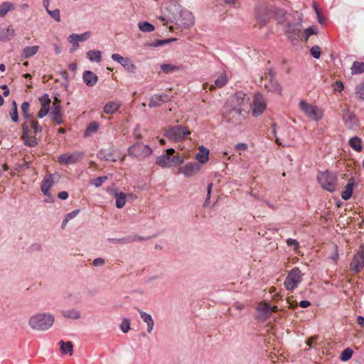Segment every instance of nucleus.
Here are the masks:
<instances>
[{
	"instance_id": "nucleus-1",
	"label": "nucleus",
	"mask_w": 364,
	"mask_h": 364,
	"mask_svg": "<svg viewBox=\"0 0 364 364\" xmlns=\"http://www.w3.org/2000/svg\"><path fill=\"white\" fill-rule=\"evenodd\" d=\"M23 135L22 139L26 145L28 146H35L37 145V138L35 134L42 132V127L38 121L33 119H28L22 125Z\"/></svg>"
},
{
	"instance_id": "nucleus-2",
	"label": "nucleus",
	"mask_w": 364,
	"mask_h": 364,
	"mask_svg": "<svg viewBox=\"0 0 364 364\" xmlns=\"http://www.w3.org/2000/svg\"><path fill=\"white\" fill-rule=\"evenodd\" d=\"M54 316L50 313H40L32 316L28 320V325L33 330L45 331L53 325Z\"/></svg>"
},
{
	"instance_id": "nucleus-3",
	"label": "nucleus",
	"mask_w": 364,
	"mask_h": 364,
	"mask_svg": "<svg viewBox=\"0 0 364 364\" xmlns=\"http://www.w3.org/2000/svg\"><path fill=\"white\" fill-rule=\"evenodd\" d=\"M184 160L183 155L179 153L176 154L173 149H168L165 154L157 157L156 164L162 168H171L182 164Z\"/></svg>"
},
{
	"instance_id": "nucleus-4",
	"label": "nucleus",
	"mask_w": 364,
	"mask_h": 364,
	"mask_svg": "<svg viewBox=\"0 0 364 364\" xmlns=\"http://www.w3.org/2000/svg\"><path fill=\"white\" fill-rule=\"evenodd\" d=\"M259 85L264 87L268 92L278 95L282 94V86L275 79V73L272 69H267L259 78Z\"/></svg>"
},
{
	"instance_id": "nucleus-5",
	"label": "nucleus",
	"mask_w": 364,
	"mask_h": 364,
	"mask_svg": "<svg viewBox=\"0 0 364 364\" xmlns=\"http://www.w3.org/2000/svg\"><path fill=\"white\" fill-rule=\"evenodd\" d=\"M299 109L310 120L318 122L323 119L324 111L322 108L311 103H309L306 100H301L299 103Z\"/></svg>"
},
{
	"instance_id": "nucleus-6",
	"label": "nucleus",
	"mask_w": 364,
	"mask_h": 364,
	"mask_svg": "<svg viewBox=\"0 0 364 364\" xmlns=\"http://www.w3.org/2000/svg\"><path fill=\"white\" fill-rule=\"evenodd\" d=\"M273 11L274 9L272 6L263 3L257 4L255 10V16L257 21L255 26H257L259 28L265 26Z\"/></svg>"
},
{
	"instance_id": "nucleus-7",
	"label": "nucleus",
	"mask_w": 364,
	"mask_h": 364,
	"mask_svg": "<svg viewBox=\"0 0 364 364\" xmlns=\"http://www.w3.org/2000/svg\"><path fill=\"white\" fill-rule=\"evenodd\" d=\"M247 113L248 111L242 110L240 108L235 107L233 105L226 102L223 107V114L227 121L237 124L245 119Z\"/></svg>"
},
{
	"instance_id": "nucleus-8",
	"label": "nucleus",
	"mask_w": 364,
	"mask_h": 364,
	"mask_svg": "<svg viewBox=\"0 0 364 364\" xmlns=\"http://www.w3.org/2000/svg\"><path fill=\"white\" fill-rule=\"evenodd\" d=\"M191 134V132L186 127L180 125L169 127L165 133V136L170 140L181 141Z\"/></svg>"
},
{
	"instance_id": "nucleus-9",
	"label": "nucleus",
	"mask_w": 364,
	"mask_h": 364,
	"mask_svg": "<svg viewBox=\"0 0 364 364\" xmlns=\"http://www.w3.org/2000/svg\"><path fill=\"white\" fill-rule=\"evenodd\" d=\"M301 272L298 267H294L288 274L284 286L287 290L293 291L301 282Z\"/></svg>"
},
{
	"instance_id": "nucleus-10",
	"label": "nucleus",
	"mask_w": 364,
	"mask_h": 364,
	"mask_svg": "<svg viewBox=\"0 0 364 364\" xmlns=\"http://www.w3.org/2000/svg\"><path fill=\"white\" fill-rule=\"evenodd\" d=\"M250 100V97L245 93L237 92L227 102L235 107H239L242 110L247 111V109L249 107Z\"/></svg>"
},
{
	"instance_id": "nucleus-11",
	"label": "nucleus",
	"mask_w": 364,
	"mask_h": 364,
	"mask_svg": "<svg viewBox=\"0 0 364 364\" xmlns=\"http://www.w3.org/2000/svg\"><path fill=\"white\" fill-rule=\"evenodd\" d=\"M318 181L323 188L333 192L336 189V176L328 171L321 173L318 176Z\"/></svg>"
},
{
	"instance_id": "nucleus-12",
	"label": "nucleus",
	"mask_w": 364,
	"mask_h": 364,
	"mask_svg": "<svg viewBox=\"0 0 364 364\" xmlns=\"http://www.w3.org/2000/svg\"><path fill=\"white\" fill-rule=\"evenodd\" d=\"M267 102L264 96L260 93H256L252 102V115L255 117L261 115L265 110Z\"/></svg>"
},
{
	"instance_id": "nucleus-13",
	"label": "nucleus",
	"mask_w": 364,
	"mask_h": 364,
	"mask_svg": "<svg viewBox=\"0 0 364 364\" xmlns=\"http://www.w3.org/2000/svg\"><path fill=\"white\" fill-rule=\"evenodd\" d=\"M151 152V149L149 146L143 144H136L129 149L130 155L141 159L149 156Z\"/></svg>"
},
{
	"instance_id": "nucleus-14",
	"label": "nucleus",
	"mask_w": 364,
	"mask_h": 364,
	"mask_svg": "<svg viewBox=\"0 0 364 364\" xmlns=\"http://www.w3.org/2000/svg\"><path fill=\"white\" fill-rule=\"evenodd\" d=\"M364 267V244L360 246L357 254L354 256L351 263L350 269L355 272H360Z\"/></svg>"
},
{
	"instance_id": "nucleus-15",
	"label": "nucleus",
	"mask_w": 364,
	"mask_h": 364,
	"mask_svg": "<svg viewBox=\"0 0 364 364\" xmlns=\"http://www.w3.org/2000/svg\"><path fill=\"white\" fill-rule=\"evenodd\" d=\"M82 157L80 152L65 153L58 156V161L60 164H73L77 162Z\"/></svg>"
},
{
	"instance_id": "nucleus-16",
	"label": "nucleus",
	"mask_w": 364,
	"mask_h": 364,
	"mask_svg": "<svg viewBox=\"0 0 364 364\" xmlns=\"http://www.w3.org/2000/svg\"><path fill=\"white\" fill-rule=\"evenodd\" d=\"M112 59L120 63L128 72L135 73L136 67L130 59L122 57L117 53L112 54Z\"/></svg>"
},
{
	"instance_id": "nucleus-17",
	"label": "nucleus",
	"mask_w": 364,
	"mask_h": 364,
	"mask_svg": "<svg viewBox=\"0 0 364 364\" xmlns=\"http://www.w3.org/2000/svg\"><path fill=\"white\" fill-rule=\"evenodd\" d=\"M200 169V166L196 163H188L186 165L181 166L178 171L183 174L186 177H191L196 174Z\"/></svg>"
},
{
	"instance_id": "nucleus-18",
	"label": "nucleus",
	"mask_w": 364,
	"mask_h": 364,
	"mask_svg": "<svg viewBox=\"0 0 364 364\" xmlns=\"http://www.w3.org/2000/svg\"><path fill=\"white\" fill-rule=\"evenodd\" d=\"M39 102L41 103V109L38 112V117L41 119L48 113L51 100L48 95L45 94L39 98Z\"/></svg>"
},
{
	"instance_id": "nucleus-19",
	"label": "nucleus",
	"mask_w": 364,
	"mask_h": 364,
	"mask_svg": "<svg viewBox=\"0 0 364 364\" xmlns=\"http://www.w3.org/2000/svg\"><path fill=\"white\" fill-rule=\"evenodd\" d=\"M170 100V97L168 95H154L150 97L149 107H155L161 106L162 104L167 102Z\"/></svg>"
},
{
	"instance_id": "nucleus-20",
	"label": "nucleus",
	"mask_w": 364,
	"mask_h": 364,
	"mask_svg": "<svg viewBox=\"0 0 364 364\" xmlns=\"http://www.w3.org/2000/svg\"><path fill=\"white\" fill-rule=\"evenodd\" d=\"M354 185L355 179L353 177H351L341 193V197L343 200H347L351 198Z\"/></svg>"
},
{
	"instance_id": "nucleus-21",
	"label": "nucleus",
	"mask_w": 364,
	"mask_h": 364,
	"mask_svg": "<svg viewBox=\"0 0 364 364\" xmlns=\"http://www.w3.org/2000/svg\"><path fill=\"white\" fill-rule=\"evenodd\" d=\"M82 78L85 84L89 87L94 86L98 80V77L90 70H85L82 74Z\"/></svg>"
},
{
	"instance_id": "nucleus-22",
	"label": "nucleus",
	"mask_w": 364,
	"mask_h": 364,
	"mask_svg": "<svg viewBox=\"0 0 364 364\" xmlns=\"http://www.w3.org/2000/svg\"><path fill=\"white\" fill-rule=\"evenodd\" d=\"M300 32V24H289L285 30V33L289 38H296L299 37Z\"/></svg>"
},
{
	"instance_id": "nucleus-23",
	"label": "nucleus",
	"mask_w": 364,
	"mask_h": 364,
	"mask_svg": "<svg viewBox=\"0 0 364 364\" xmlns=\"http://www.w3.org/2000/svg\"><path fill=\"white\" fill-rule=\"evenodd\" d=\"M53 183L54 181L53 174H50L44 178L41 184V191L43 193L44 195H49L50 188L53 186Z\"/></svg>"
},
{
	"instance_id": "nucleus-24",
	"label": "nucleus",
	"mask_w": 364,
	"mask_h": 364,
	"mask_svg": "<svg viewBox=\"0 0 364 364\" xmlns=\"http://www.w3.org/2000/svg\"><path fill=\"white\" fill-rule=\"evenodd\" d=\"M90 32L89 31L81 34L73 33L68 36V40L70 43H78V42H82L87 40L90 37Z\"/></svg>"
},
{
	"instance_id": "nucleus-25",
	"label": "nucleus",
	"mask_w": 364,
	"mask_h": 364,
	"mask_svg": "<svg viewBox=\"0 0 364 364\" xmlns=\"http://www.w3.org/2000/svg\"><path fill=\"white\" fill-rule=\"evenodd\" d=\"M15 30L12 26H8L6 29H0V41H10L15 36Z\"/></svg>"
},
{
	"instance_id": "nucleus-26",
	"label": "nucleus",
	"mask_w": 364,
	"mask_h": 364,
	"mask_svg": "<svg viewBox=\"0 0 364 364\" xmlns=\"http://www.w3.org/2000/svg\"><path fill=\"white\" fill-rule=\"evenodd\" d=\"M62 316L69 319H79L80 318V312L76 309H69L61 311Z\"/></svg>"
},
{
	"instance_id": "nucleus-27",
	"label": "nucleus",
	"mask_w": 364,
	"mask_h": 364,
	"mask_svg": "<svg viewBox=\"0 0 364 364\" xmlns=\"http://www.w3.org/2000/svg\"><path fill=\"white\" fill-rule=\"evenodd\" d=\"M120 106V103L117 102H109L104 107V112L107 114H112L118 111Z\"/></svg>"
},
{
	"instance_id": "nucleus-28",
	"label": "nucleus",
	"mask_w": 364,
	"mask_h": 364,
	"mask_svg": "<svg viewBox=\"0 0 364 364\" xmlns=\"http://www.w3.org/2000/svg\"><path fill=\"white\" fill-rule=\"evenodd\" d=\"M61 111L62 107H53L52 111L50 112V117L52 120H53L58 124H63Z\"/></svg>"
},
{
	"instance_id": "nucleus-29",
	"label": "nucleus",
	"mask_w": 364,
	"mask_h": 364,
	"mask_svg": "<svg viewBox=\"0 0 364 364\" xmlns=\"http://www.w3.org/2000/svg\"><path fill=\"white\" fill-rule=\"evenodd\" d=\"M15 9V6L9 1L3 2L0 4V18L5 16L9 11Z\"/></svg>"
},
{
	"instance_id": "nucleus-30",
	"label": "nucleus",
	"mask_w": 364,
	"mask_h": 364,
	"mask_svg": "<svg viewBox=\"0 0 364 364\" xmlns=\"http://www.w3.org/2000/svg\"><path fill=\"white\" fill-rule=\"evenodd\" d=\"M60 346V351L63 354H68L71 355L73 352V346L70 341H60L59 342Z\"/></svg>"
},
{
	"instance_id": "nucleus-31",
	"label": "nucleus",
	"mask_w": 364,
	"mask_h": 364,
	"mask_svg": "<svg viewBox=\"0 0 364 364\" xmlns=\"http://www.w3.org/2000/svg\"><path fill=\"white\" fill-rule=\"evenodd\" d=\"M38 50L39 46H38L25 47L22 51V57L24 58H29L36 54Z\"/></svg>"
},
{
	"instance_id": "nucleus-32",
	"label": "nucleus",
	"mask_w": 364,
	"mask_h": 364,
	"mask_svg": "<svg viewBox=\"0 0 364 364\" xmlns=\"http://www.w3.org/2000/svg\"><path fill=\"white\" fill-rule=\"evenodd\" d=\"M228 82L227 75L223 73L215 81V85H212L210 87V90H213L215 87L221 88L225 86Z\"/></svg>"
},
{
	"instance_id": "nucleus-33",
	"label": "nucleus",
	"mask_w": 364,
	"mask_h": 364,
	"mask_svg": "<svg viewBox=\"0 0 364 364\" xmlns=\"http://www.w3.org/2000/svg\"><path fill=\"white\" fill-rule=\"evenodd\" d=\"M114 196L116 199V206L118 208H122L126 203L127 194L122 192L118 193L115 191Z\"/></svg>"
},
{
	"instance_id": "nucleus-34",
	"label": "nucleus",
	"mask_w": 364,
	"mask_h": 364,
	"mask_svg": "<svg viewBox=\"0 0 364 364\" xmlns=\"http://www.w3.org/2000/svg\"><path fill=\"white\" fill-rule=\"evenodd\" d=\"M350 71L352 75H359L364 73V63L360 61L353 62Z\"/></svg>"
},
{
	"instance_id": "nucleus-35",
	"label": "nucleus",
	"mask_w": 364,
	"mask_h": 364,
	"mask_svg": "<svg viewBox=\"0 0 364 364\" xmlns=\"http://www.w3.org/2000/svg\"><path fill=\"white\" fill-rule=\"evenodd\" d=\"M208 150L201 146L199 148V152L196 154V158L200 163L204 164L208 159Z\"/></svg>"
},
{
	"instance_id": "nucleus-36",
	"label": "nucleus",
	"mask_w": 364,
	"mask_h": 364,
	"mask_svg": "<svg viewBox=\"0 0 364 364\" xmlns=\"http://www.w3.org/2000/svg\"><path fill=\"white\" fill-rule=\"evenodd\" d=\"M361 139L358 136H354L349 140L350 146L356 151L362 150Z\"/></svg>"
},
{
	"instance_id": "nucleus-37",
	"label": "nucleus",
	"mask_w": 364,
	"mask_h": 364,
	"mask_svg": "<svg viewBox=\"0 0 364 364\" xmlns=\"http://www.w3.org/2000/svg\"><path fill=\"white\" fill-rule=\"evenodd\" d=\"M87 55L90 61L100 62L102 60L101 52L99 50H90Z\"/></svg>"
},
{
	"instance_id": "nucleus-38",
	"label": "nucleus",
	"mask_w": 364,
	"mask_h": 364,
	"mask_svg": "<svg viewBox=\"0 0 364 364\" xmlns=\"http://www.w3.org/2000/svg\"><path fill=\"white\" fill-rule=\"evenodd\" d=\"M138 26L140 31H141L142 32H151L154 31L155 29L154 26L152 24L146 21L139 22Z\"/></svg>"
},
{
	"instance_id": "nucleus-39",
	"label": "nucleus",
	"mask_w": 364,
	"mask_h": 364,
	"mask_svg": "<svg viewBox=\"0 0 364 364\" xmlns=\"http://www.w3.org/2000/svg\"><path fill=\"white\" fill-rule=\"evenodd\" d=\"M270 305L267 302H260L257 306V310L264 314L265 316H269Z\"/></svg>"
},
{
	"instance_id": "nucleus-40",
	"label": "nucleus",
	"mask_w": 364,
	"mask_h": 364,
	"mask_svg": "<svg viewBox=\"0 0 364 364\" xmlns=\"http://www.w3.org/2000/svg\"><path fill=\"white\" fill-rule=\"evenodd\" d=\"M99 129V124L96 122L90 123L87 127L85 135L89 136L91 134L95 133Z\"/></svg>"
},
{
	"instance_id": "nucleus-41",
	"label": "nucleus",
	"mask_w": 364,
	"mask_h": 364,
	"mask_svg": "<svg viewBox=\"0 0 364 364\" xmlns=\"http://www.w3.org/2000/svg\"><path fill=\"white\" fill-rule=\"evenodd\" d=\"M178 67L171 64H162L161 65V70L165 73H169L178 70Z\"/></svg>"
},
{
	"instance_id": "nucleus-42",
	"label": "nucleus",
	"mask_w": 364,
	"mask_h": 364,
	"mask_svg": "<svg viewBox=\"0 0 364 364\" xmlns=\"http://www.w3.org/2000/svg\"><path fill=\"white\" fill-rule=\"evenodd\" d=\"M13 107L11 111L10 112V117L13 122H16L18 119V109H17V104L15 101L12 103Z\"/></svg>"
},
{
	"instance_id": "nucleus-43",
	"label": "nucleus",
	"mask_w": 364,
	"mask_h": 364,
	"mask_svg": "<svg viewBox=\"0 0 364 364\" xmlns=\"http://www.w3.org/2000/svg\"><path fill=\"white\" fill-rule=\"evenodd\" d=\"M355 95L358 99L364 101V84L363 83L360 84L356 86Z\"/></svg>"
},
{
	"instance_id": "nucleus-44",
	"label": "nucleus",
	"mask_w": 364,
	"mask_h": 364,
	"mask_svg": "<svg viewBox=\"0 0 364 364\" xmlns=\"http://www.w3.org/2000/svg\"><path fill=\"white\" fill-rule=\"evenodd\" d=\"M352 355L353 350L350 348H348L341 353V359L343 361H347L352 357Z\"/></svg>"
},
{
	"instance_id": "nucleus-45",
	"label": "nucleus",
	"mask_w": 364,
	"mask_h": 364,
	"mask_svg": "<svg viewBox=\"0 0 364 364\" xmlns=\"http://www.w3.org/2000/svg\"><path fill=\"white\" fill-rule=\"evenodd\" d=\"M30 107V104L28 102H24L22 103L21 106V112L25 118L27 119L30 118V115L28 114V110Z\"/></svg>"
},
{
	"instance_id": "nucleus-46",
	"label": "nucleus",
	"mask_w": 364,
	"mask_h": 364,
	"mask_svg": "<svg viewBox=\"0 0 364 364\" xmlns=\"http://www.w3.org/2000/svg\"><path fill=\"white\" fill-rule=\"evenodd\" d=\"M120 329L123 333H127L130 329V321L128 318H124L120 325Z\"/></svg>"
},
{
	"instance_id": "nucleus-47",
	"label": "nucleus",
	"mask_w": 364,
	"mask_h": 364,
	"mask_svg": "<svg viewBox=\"0 0 364 364\" xmlns=\"http://www.w3.org/2000/svg\"><path fill=\"white\" fill-rule=\"evenodd\" d=\"M46 11L57 22H60V10L59 9H55L53 11H50V9H48Z\"/></svg>"
},
{
	"instance_id": "nucleus-48",
	"label": "nucleus",
	"mask_w": 364,
	"mask_h": 364,
	"mask_svg": "<svg viewBox=\"0 0 364 364\" xmlns=\"http://www.w3.org/2000/svg\"><path fill=\"white\" fill-rule=\"evenodd\" d=\"M107 180V176H100L94 178L91 183L93 184L95 187H100Z\"/></svg>"
},
{
	"instance_id": "nucleus-49",
	"label": "nucleus",
	"mask_w": 364,
	"mask_h": 364,
	"mask_svg": "<svg viewBox=\"0 0 364 364\" xmlns=\"http://www.w3.org/2000/svg\"><path fill=\"white\" fill-rule=\"evenodd\" d=\"M311 54L313 57L318 59L321 56V48L318 46H314L311 48Z\"/></svg>"
},
{
	"instance_id": "nucleus-50",
	"label": "nucleus",
	"mask_w": 364,
	"mask_h": 364,
	"mask_svg": "<svg viewBox=\"0 0 364 364\" xmlns=\"http://www.w3.org/2000/svg\"><path fill=\"white\" fill-rule=\"evenodd\" d=\"M138 311L140 314L141 318L144 323H148L149 321H151L153 319L150 314H149L144 311H142L139 309L138 310Z\"/></svg>"
},
{
	"instance_id": "nucleus-51",
	"label": "nucleus",
	"mask_w": 364,
	"mask_h": 364,
	"mask_svg": "<svg viewBox=\"0 0 364 364\" xmlns=\"http://www.w3.org/2000/svg\"><path fill=\"white\" fill-rule=\"evenodd\" d=\"M78 213V210H75L72 211L71 213H69L68 214L66 215L65 218L64 219V223H67L69 220H71L73 218H75Z\"/></svg>"
},
{
	"instance_id": "nucleus-52",
	"label": "nucleus",
	"mask_w": 364,
	"mask_h": 364,
	"mask_svg": "<svg viewBox=\"0 0 364 364\" xmlns=\"http://www.w3.org/2000/svg\"><path fill=\"white\" fill-rule=\"evenodd\" d=\"M344 89V85L341 81H336L333 85L335 92H341Z\"/></svg>"
},
{
	"instance_id": "nucleus-53",
	"label": "nucleus",
	"mask_w": 364,
	"mask_h": 364,
	"mask_svg": "<svg viewBox=\"0 0 364 364\" xmlns=\"http://www.w3.org/2000/svg\"><path fill=\"white\" fill-rule=\"evenodd\" d=\"M287 245L289 247L294 246L295 250H297L299 248V242L294 239H291V238L287 239Z\"/></svg>"
},
{
	"instance_id": "nucleus-54",
	"label": "nucleus",
	"mask_w": 364,
	"mask_h": 364,
	"mask_svg": "<svg viewBox=\"0 0 364 364\" xmlns=\"http://www.w3.org/2000/svg\"><path fill=\"white\" fill-rule=\"evenodd\" d=\"M105 263V259L100 257L95 259L92 262V264L95 267L103 266Z\"/></svg>"
},
{
	"instance_id": "nucleus-55",
	"label": "nucleus",
	"mask_w": 364,
	"mask_h": 364,
	"mask_svg": "<svg viewBox=\"0 0 364 364\" xmlns=\"http://www.w3.org/2000/svg\"><path fill=\"white\" fill-rule=\"evenodd\" d=\"M183 14L188 19V23H186V26H190L191 25H192L193 23V22L192 21V15H191V14L190 12H188V11H184Z\"/></svg>"
},
{
	"instance_id": "nucleus-56",
	"label": "nucleus",
	"mask_w": 364,
	"mask_h": 364,
	"mask_svg": "<svg viewBox=\"0 0 364 364\" xmlns=\"http://www.w3.org/2000/svg\"><path fill=\"white\" fill-rule=\"evenodd\" d=\"M315 33H316V28L314 26H311L305 30V34H308L309 36Z\"/></svg>"
},
{
	"instance_id": "nucleus-57",
	"label": "nucleus",
	"mask_w": 364,
	"mask_h": 364,
	"mask_svg": "<svg viewBox=\"0 0 364 364\" xmlns=\"http://www.w3.org/2000/svg\"><path fill=\"white\" fill-rule=\"evenodd\" d=\"M235 148L239 151H245L247 149V145L245 143H239L236 145Z\"/></svg>"
},
{
	"instance_id": "nucleus-58",
	"label": "nucleus",
	"mask_w": 364,
	"mask_h": 364,
	"mask_svg": "<svg viewBox=\"0 0 364 364\" xmlns=\"http://www.w3.org/2000/svg\"><path fill=\"white\" fill-rule=\"evenodd\" d=\"M317 339H318V336H312V337L309 338L306 341V345H307V346H310V347H311V346H312L313 343H314Z\"/></svg>"
},
{
	"instance_id": "nucleus-59",
	"label": "nucleus",
	"mask_w": 364,
	"mask_h": 364,
	"mask_svg": "<svg viewBox=\"0 0 364 364\" xmlns=\"http://www.w3.org/2000/svg\"><path fill=\"white\" fill-rule=\"evenodd\" d=\"M58 197L61 200H65L68 198V193L66 191H61L58 193Z\"/></svg>"
},
{
	"instance_id": "nucleus-60",
	"label": "nucleus",
	"mask_w": 364,
	"mask_h": 364,
	"mask_svg": "<svg viewBox=\"0 0 364 364\" xmlns=\"http://www.w3.org/2000/svg\"><path fill=\"white\" fill-rule=\"evenodd\" d=\"M310 305H311V303L309 301H307V300L301 301L300 303H299V306L301 308H307Z\"/></svg>"
},
{
	"instance_id": "nucleus-61",
	"label": "nucleus",
	"mask_w": 364,
	"mask_h": 364,
	"mask_svg": "<svg viewBox=\"0 0 364 364\" xmlns=\"http://www.w3.org/2000/svg\"><path fill=\"white\" fill-rule=\"evenodd\" d=\"M146 324H147V331H148V333H151L153 331V328H154V320L152 319L151 321H149Z\"/></svg>"
},
{
	"instance_id": "nucleus-62",
	"label": "nucleus",
	"mask_w": 364,
	"mask_h": 364,
	"mask_svg": "<svg viewBox=\"0 0 364 364\" xmlns=\"http://www.w3.org/2000/svg\"><path fill=\"white\" fill-rule=\"evenodd\" d=\"M0 88L3 89L4 90V92L3 93L4 96L7 97L9 95L10 91H9L7 85H2V86H1Z\"/></svg>"
},
{
	"instance_id": "nucleus-63",
	"label": "nucleus",
	"mask_w": 364,
	"mask_h": 364,
	"mask_svg": "<svg viewBox=\"0 0 364 364\" xmlns=\"http://www.w3.org/2000/svg\"><path fill=\"white\" fill-rule=\"evenodd\" d=\"M61 107L60 100L58 97H55L53 102V107Z\"/></svg>"
},
{
	"instance_id": "nucleus-64",
	"label": "nucleus",
	"mask_w": 364,
	"mask_h": 364,
	"mask_svg": "<svg viewBox=\"0 0 364 364\" xmlns=\"http://www.w3.org/2000/svg\"><path fill=\"white\" fill-rule=\"evenodd\" d=\"M357 322L359 325H360L361 326H364V317L361 316H359L358 318H357Z\"/></svg>"
}]
</instances>
